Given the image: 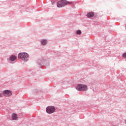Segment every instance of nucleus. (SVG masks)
<instances>
[{"instance_id":"f257e3e1","label":"nucleus","mask_w":126,"mask_h":126,"mask_svg":"<svg viewBox=\"0 0 126 126\" xmlns=\"http://www.w3.org/2000/svg\"><path fill=\"white\" fill-rule=\"evenodd\" d=\"M66 4H71V2H68L65 0H61L58 2L57 6L58 7H63Z\"/></svg>"},{"instance_id":"f03ea898","label":"nucleus","mask_w":126,"mask_h":126,"mask_svg":"<svg viewBox=\"0 0 126 126\" xmlns=\"http://www.w3.org/2000/svg\"><path fill=\"white\" fill-rule=\"evenodd\" d=\"M29 57V55L27 53H21L18 54L19 59H21L24 62H27V59Z\"/></svg>"},{"instance_id":"7ed1b4c3","label":"nucleus","mask_w":126,"mask_h":126,"mask_svg":"<svg viewBox=\"0 0 126 126\" xmlns=\"http://www.w3.org/2000/svg\"><path fill=\"white\" fill-rule=\"evenodd\" d=\"M76 89L78 91H87V86L82 84L78 85Z\"/></svg>"},{"instance_id":"20e7f679","label":"nucleus","mask_w":126,"mask_h":126,"mask_svg":"<svg viewBox=\"0 0 126 126\" xmlns=\"http://www.w3.org/2000/svg\"><path fill=\"white\" fill-rule=\"evenodd\" d=\"M55 111H56V109L54 106H48L46 108V112L47 114H53Z\"/></svg>"},{"instance_id":"39448f33","label":"nucleus","mask_w":126,"mask_h":126,"mask_svg":"<svg viewBox=\"0 0 126 126\" xmlns=\"http://www.w3.org/2000/svg\"><path fill=\"white\" fill-rule=\"evenodd\" d=\"M2 95L5 97H9L12 95V92L9 90H5L3 91Z\"/></svg>"},{"instance_id":"423d86ee","label":"nucleus","mask_w":126,"mask_h":126,"mask_svg":"<svg viewBox=\"0 0 126 126\" xmlns=\"http://www.w3.org/2000/svg\"><path fill=\"white\" fill-rule=\"evenodd\" d=\"M87 16L88 18H91V17H93V16H94V13L93 12H89L87 14Z\"/></svg>"},{"instance_id":"0eeeda50","label":"nucleus","mask_w":126,"mask_h":126,"mask_svg":"<svg viewBox=\"0 0 126 126\" xmlns=\"http://www.w3.org/2000/svg\"><path fill=\"white\" fill-rule=\"evenodd\" d=\"M16 59H17V57H16V56L14 55H12L10 57V61H11V62H14V61H15Z\"/></svg>"},{"instance_id":"6e6552de","label":"nucleus","mask_w":126,"mask_h":126,"mask_svg":"<svg viewBox=\"0 0 126 126\" xmlns=\"http://www.w3.org/2000/svg\"><path fill=\"white\" fill-rule=\"evenodd\" d=\"M18 117L17 116V114H16L15 113L13 114V115H12V119L14 121H16V120H18Z\"/></svg>"},{"instance_id":"1a4fd4ad","label":"nucleus","mask_w":126,"mask_h":126,"mask_svg":"<svg viewBox=\"0 0 126 126\" xmlns=\"http://www.w3.org/2000/svg\"><path fill=\"white\" fill-rule=\"evenodd\" d=\"M48 43V41L47 40H43L41 41L42 45H43V46H45V45H47V43Z\"/></svg>"},{"instance_id":"9d476101","label":"nucleus","mask_w":126,"mask_h":126,"mask_svg":"<svg viewBox=\"0 0 126 126\" xmlns=\"http://www.w3.org/2000/svg\"><path fill=\"white\" fill-rule=\"evenodd\" d=\"M77 34H78V35H80V34H81V31L80 30H78L77 31Z\"/></svg>"},{"instance_id":"9b49d317","label":"nucleus","mask_w":126,"mask_h":126,"mask_svg":"<svg viewBox=\"0 0 126 126\" xmlns=\"http://www.w3.org/2000/svg\"><path fill=\"white\" fill-rule=\"evenodd\" d=\"M123 58H126V53L123 54Z\"/></svg>"},{"instance_id":"f8f14e48","label":"nucleus","mask_w":126,"mask_h":126,"mask_svg":"<svg viewBox=\"0 0 126 126\" xmlns=\"http://www.w3.org/2000/svg\"><path fill=\"white\" fill-rule=\"evenodd\" d=\"M2 95L3 94H1V93H0V97H2Z\"/></svg>"}]
</instances>
